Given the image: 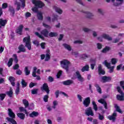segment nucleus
Returning a JSON list of instances; mask_svg holds the SVG:
<instances>
[{
    "label": "nucleus",
    "mask_w": 124,
    "mask_h": 124,
    "mask_svg": "<svg viewBox=\"0 0 124 124\" xmlns=\"http://www.w3.org/2000/svg\"><path fill=\"white\" fill-rule=\"evenodd\" d=\"M13 57L14 59L15 62L17 63L18 62V57H17V55L14 54Z\"/></svg>",
    "instance_id": "nucleus-47"
},
{
    "label": "nucleus",
    "mask_w": 124,
    "mask_h": 124,
    "mask_svg": "<svg viewBox=\"0 0 124 124\" xmlns=\"http://www.w3.org/2000/svg\"><path fill=\"white\" fill-rule=\"evenodd\" d=\"M20 84L17 83V86H16V94H18V93H19V92L20 91Z\"/></svg>",
    "instance_id": "nucleus-44"
},
{
    "label": "nucleus",
    "mask_w": 124,
    "mask_h": 124,
    "mask_svg": "<svg viewBox=\"0 0 124 124\" xmlns=\"http://www.w3.org/2000/svg\"><path fill=\"white\" fill-rule=\"evenodd\" d=\"M99 119L102 121V120H104V116L103 115L100 114V113H99Z\"/></svg>",
    "instance_id": "nucleus-60"
},
{
    "label": "nucleus",
    "mask_w": 124,
    "mask_h": 124,
    "mask_svg": "<svg viewBox=\"0 0 124 124\" xmlns=\"http://www.w3.org/2000/svg\"><path fill=\"white\" fill-rule=\"evenodd\" d=\"M17 117L21 119V120H24L25 119V114L22 113H18L17 114Z\"/></svg>",
    "instance_id": "nucleus-32"
},
{
    "label": "nucleus",
    "mask_w": 124,
    "mask_h": 124,
    "mask_svg": "<svg viewBox=\"0 0 124 124\" xmlns=\"http://www.w3.org/2000/svg\"><path fill=\"white\" fill-rule=\"evenodd\" d=\"M58 18H59V16L53 15L52 19H51V16H48L45 17V21L46 22H55V21H58Z\"/></svg>",
    "instance_id": "nucleus-6"
},
{
    "label": "nucleus",
    "mask_w": 124,
    "mask_h": 124,
    "mask_svg": "<svg viewBox=\"0 0 124 124\" xmlns=\"http://www.w3.org/2000/svg\"><path fill=\"white\" fill-rule=\"evenodd\" d=\"M48 36H50V37H54L55 36H58V33L50 32L48 34Z\"/></svg>",
    "instance_id": "nucleus-36"
},
{
    "label": "nucleus",
    "mask_w": 124,
    "mask_h": 124,
    "mask_svg": "<svg viewBox=\"0 0 124 124\" xmlns=\"http://www.w3.org/2000/svg\"><path fill=\"white\" fill-rule=\"evenodd\" d=\"M46 45V43H42L41 44V47L42 49H45V46Z\"/></svg>",
    "instance_id": "nucleus-61"
},
{
    "label": "nucleus",
    "mask_w": 124,
    "mask_h": 124,
    "mask_svg": "<svg viewBox=\"0 0 124 124\" xmlns=\"http://www.w3.org/2000/svg\"><path fill=\"white\" fill-rule=\"evenodd\" d=\"M12 62H13V58H10L8 62V66L10 67L12 65Z\"/></svg>",
    "instance_id": "nucleus-40"
},
{
    "label": "nucleus",
    "mask_w": 124,
    "mask_h": 124,
    "mask_svg": "<svg viewBox=\"0 0 124 124\" xmlns=\"http://www.w3.org/2000/svg\"><path fill=\"white\" fill-rule=\"evenodd\" d=\"M23 42L25 43V47H27L28 49H31V37L30 36L25 37L23 39Z\"/></svg>",
    "instance_id": "nucleus-5"
},
{
    "label": "nucleus",
    "mask_w": 124,
    "mask_h": 124,
    "mask_svg": "<svg viewBox=\"0 0 124 124\" xmlns=\"http://www.w3.org/2000/svg\"><path fill=\"white\" fill-rule=\"evenodd\" d=\"M62 71H59L57 74V78H60V76L62 75Z\"/></svg>",
    "instance_id": "nucleus-62"
},
{
    "label": "nucleus",
    "mask_w": 124,
    "mask_h": 124,
    "mask_svg": "<svg viewBox=\"0 0 124 124\" xmlns=\"http://www.w3.org/2000/svg\"><path fill=\"white\" fill-rule=\"evenodd\" d=\"M103 63L104 64V65H105V66L107 67V68H109V62L108 61H107V60L105 61Z\"/></svg>",
    "instance_id": "nucleus-46"
},
{
    "label": "nucleus",
    "mask_w": 124,
    "mask_h": 124,
    "mask_svg": "<svg viewBox=\"0 0 124 124\" xmlns=\"http://www.w3.org/2000/svg\"><path fill=\"white\" fill-rule=\"evenodd\" d=\"M98 102L99 103H101V104H103V105L105 106V108L106 109H107V104L106 103V102L105 100L103 99H100V100H98Z\"/></svg>",
    "instance_id": "nucleus-23"
},
{
    "label": "nucleus",
    "mask_w": 124,
    "mask_h": 124,
    "mask_svg": "<svg viewBox=\"0 0 124 124\" xmlns=\"http://www.w3.org/2000/svg\"><path fill=\"white\" fill-rule=\"evenodd\" d=\"M109 51V46H106L102 50V53H107Z\"/></svg>",
    "instance_id": "nucleus-43"
},
{
    "label": "nucleus",
    "mask_w": 124,
    "mask_h": 124,
    "mask_svg": "<svg viewBox=\"0 0 124 124\" xmlns=\"http://www.w3.org/2000/svg\"><path fill=\"white\" fill-rule=\"evenodd\" d=\"M9 10L11 12V15H14V13H15V12L14 11V9L12 7H10L9 8Z\"/></svg>",
    "instance_id": "nucleus-49"
},
{
    "label": "nucleus",
    "mask_w": 124,
    "mask_h": 124,
    "mask_svg": "<svg viewBox=\"0 0 124 124\" xmlns=\"http://www.w3.org/2000/svg\"><path fill=\"white\" fill-rule=\"evenodd\" d=\"M81 70L82 72H85V71H89V70H90V66L89 64H86L85 66L82 67Z\"/></svg>",
    "instance_id": "nucleus-21"
},
{
    "label": "nucleus",
    "mask_w": 124,
    "mask_h": 124,
    "mask_svg": "<svg viewBox=\"0 0 124 124\" xmlns=\"http://www.w3.org/2000/svg\"><path fill=\"white\" fill-rule=\"evenodd\" d=\"M30 67H25L24 69V71L26 76L30 75V74L31 73V71L29 70V68Z\"/></svg>",
    "instance_id": "nucleus-33"
},
{
    "label": "nucleus",
    "mask_w": 124,
    "mask_h": 124,
    "mask_svg": "<svg viewBox=\"0 0 124 124\" xmlns=\"http://www.w3.org/2000/svg\"><path fill=\"white\" fill-rule=\"evenodd\" d=\"M33 44H34V45H36V46H38L39 45V42L38 41H34L33 42Z\"/></svg>",
    "instance_id": "nucleus-63"
},
{
    "label": "nucleus",
    "mask_w": 124,
    "mask_h": 124,
    "mask_svg": "<svg viewBox=\"0 0 124 124\" xmlns=\"http://www.w3.org/2000/svg\"><path fill=\"white\" fill-rule=\"evenodd\" d=\"M102 38H105V39H108L109 38V36L106 34H103L102 35V37H98V40L100 42H102Z\"/></svg>",
    "instance_id": "nucleus-18"
},
{
    "label": "nucleus",
    "mask_w": 124,
    "mask_h": 124,
    "mask_svg": "<svg viewBox=\"0 0 124 124\" xmlns=\"http://www.w3.org/2000/svg\"><path fill=\"white\" fill-rule=\"evenodd\" d=\"M83 103L85 106V107H88L89 105H90V103H91V99L90 97L86 98L83 102Z\"/></svg>",
    "instance_id": "nucleus-12"
},
{
    "label": "nucleus",
    "mask_w": 124,
    "mask_h": 124,
    "mask_svg": "<svg viewBox=\"0 0 124 124\" xmlns=\"http://www.w3.org/2000/svg\"><path fill=\"white\" fill-rule=\"evenodd\" d=\"M21 85L23 87H27V82H26L24 79H22L21 81Z\"/></svg>",
    "instance_id": "nucleus-52"
},
{
    "label": "nucleus",
    "mask_w": 124,
    "mask_h": 124,
    "mask_svg": "<svg viewBox=\"0 0 124 124\" xmlns=\"http://www.w3.org/2000/svg\"><path fill=\"white\" fill-rule=\"evenodd\" d=\"M120 41V39H115L113 41H112V43H118Z\"/></svg>",
    "instance_id": "nucleus-64"
},
{
    "label": "nucleus",
    "mask_w": 124,
    "mask_h": 124,
    "mask_svg": "<svg viewBox=\"0 0 124 124\" xmlns=\"http://www.w3.org/2000/svg\"><path fill=\"white\" fill-rule=\"evenodd\" d=\"M37 16L39 20H43V13L41 12H38Z\"/></svg>",
    "instance_id": "nucleus-24"
},
{
    "label": "nucleus",
    "mask_w": 124,
    "mask_h": 124,
    "mask_svg": "<svg viewBox=\"0 0 124 124\" xmlns=\"http://www.w3.org/2000/svg\"><path fill=\"white\" fill-rule=\"evenodd\" d=\"M74 44H82V43H83V42H82V41L81 40H76L75 42H74Z\"/></svg>",
    "instance_id": "nucleus-58"
},
{
    "label": "nucleus",
    "mask_w": 124,
    "mask_h": 124,
    "mask_svg": "<svg viewBox=\"0 0 124 124\" xmlns=\"http://www.w3.org/2000/svg\"><path fill=\"white\" fill-rule=\"evenodd\" d=\"M88 58H90V55L86 54H82L80 56V59L81 60H86Z\"/></svg>",
    "instance_id": "nucleus-27"
},
{
    "label": "nucleus",
    "mask_w": 124,
    "mask_h": 124,
    "mask_svg": "<svg viewBox=\"0 0 124 124\" xmlns=\"http://www.w3.org/2000/svg\"><path fill=\"white\" fill-rule=\"evenodd\" d=\"M42 90L43 91H45V92H46V93H50V90H49V87H48V85L46 83L43 84L42 87Z\"/></svg>",
    "instance_id": "nucleus-15"
},
{
    "label": "nucleus",
    "mask_w": 124,
    "mask_h": 124,
    "mask_svg": "<svg viewBox=\"0 0 124 124\" xmlns=\"http://www.w3.org/2000/svg\"><path fill=\"white\" fill-rule=\"evenodd\" d=\"M23 103L24 105H25L26 108H27V107H28V106H29V101H28V100H27V99H24L23 100Z\"/></svg>",
    "instance_id": "nucleus-42"
},
{
    "label": "nucleus",
    "mask_w": 124,
    "mask_h": 124,
    "mask_svg": "<svg viewBox=\"0 0 124 124\" xmlns=\"http://www.w3.org/2000/svg\"><path fill=\"white\" fill-rule=\"evenodd\" d=\"M98 71L99 72V75H104L105 74V71L104 70L102 69V66L101 64H99L98 66Z\"/></svg>",
    "instance_id": "nucleus-14"
},
{
    "label": "nucleus",
    "mask_w": 124,
    "mask_h": 124,
    "mask_svg": "<svg viewBox=\"0 0 124 124\" xmlns=\"http://www.w3.org/2000/svg\"><path fill=\"white\" fill-rule=\"evenodd\" d=\"M116 1L119 2L120 3H115V6H119V5H121L124 3V0H116Z\"/></svg>",
    "instance_id": "nucleus-34"
},
{
    "label": "nucleus",
    "mask_w": 124,
    "mask_h": 124,
    "mask_svg": "<svg viewBox=\"0 0 124 124\" xmlns=\"http://www.w3.org/2000/svg\"><path fill=\"white\" fill-rule=\"evenodd\" d=\"M114 68H115V66H111L110 63H109V73L114 72Z\"/></svg>",
    "instance_id": "nucleus-35"
},
{
    "label": "nucleus",
    "mask_w": 124,
    "mask_h": 124,
    "mask_svg": "<svg viewBox=\"0 0 124 124\" xmlns=\"http://www.w3.org/2000/svg\"><path fill=\"white\" fill-rule=\"evenodd\" d=\"M19 0L21 3H21H20V2L18 1H16L15 3V4L17 5V8H16L17 10H19L21 6V7H23V8H24V7L26 6V0Z\"/></svg>",
    "instance_id": "nucleus-8"
},
{
    "label": "nucleus",
    "mask_w": 124,
    "mask_h": 124,
    "mask_svg": "<svg viewBox=\"0 0 124 124\" xmlns=\"http://www.w3.org/2000/svg\"><path fill=\"white\" fill-rule=\"evenodd\" d=\"M7 23V21L6 20H3L2 18L0 19V28L1 27H4L6 23Z\"/></svg>",
    "instance_id": "nucleus-19"
},
{
    "label": "nucleus",
    "mask_w": 124,
    "mask_h": 124,
    "mask_svg": "<svg viewBox=\"0 0 124 124\" xmlns=\"http://www.w3.org/2000/svg\"><path fill=\"white\" fill-rule=\"evenodd\" d=\"M18 49L19 51H18V53H20V52H26V49H25V46L24 45H20L18 46Z\"/></svg>",
    "instance_id": "nucleus-25"
},
{
    "label": "nucleus",
    "mask_w": 124,
    "mask_h": 124,
    "mask_svg": "<svg viewBox=\"0 0 124 124\" xmlns=\"http://www.w3.org/2000/svg\"><path fill=\"white\" fill-rule=\"evenodd\" d=\"M29 116L32 118H33V117H37V116H38V112L36 111H33L31 114H30Z\"/></svg>",
    "instance_id": "nucleus-31"
},
{
    "label": "nucleus",
    "mask_w": 124,
    "mask_h": 124,
    "mask_svg": "<svg viewBox=\"0 0 124 124\" xmlns=\"http://www.w3.org/2000/svg\"><path fill=\"white\" fill-rule=\"evenodd\" d=\"M85 114L88 116H93V112L91 108H89L85 110Z\"/></svg>",
    "instance_id": "nucleus-11"
},
{
    "label": "nucleus",
    "mask_w": 124,
    "mask_h": 124,
    "mask_svg": "<svg viewBox=\"0 0 124 124\" xmlns=\"http://www.w3.org/2000/svg\"><path fill=\"white\" fill-rule=\"evenodd\" d=\"M83 31H84L85 32H90V31H91V30L87 28H83Z\"/></svg>",
    "instance_id": "nucleus-59"
},
{
    "label": "nucleus",
    "mask_w": 124,
    "mask_h": 124,
    "mask_svg": "<svg viewBox=\"0 0 124 124\" xmlns=\"http://www.w3.org/2000/svg\"><path fill=\"white\" fill-rule=\"evenodd\" d=\"M60 63L62 67L65 69L66 72H68V70H69V65L70 64L69 61L64 60L61 61Z\"/></svg>",
    "instance_id": "nucleus-3"
},
{
    "label": "nucleus",
    "mask_w": 124,
    "mask_h": 124,
    "mask_svg": "<svg viewBox=\"0 0 124 124\" xmlns=\"http://www.w3.org/2000/svg\"><path fill=\"white\" fill-rule=\"evenodd\" d=\"M117 113H116V112H114L111 116H109V120L110 121H112L113 123H115V122H116V118H117Z\"/></svg>",
    "instance_id": "nucleus-9"
},
{
    "label": "nucleus",
    "mask_w": 124,
    "mask_h": 124,
    "mask_svg": "<svg viewBox=\"0 0 124 124\" xmlns=\"http://www.w3.org/2000/svg\"><path fill=\"white\" fill-rule=\"evenodd\" d=\"M7 3H4L2 5V8H3V9H5V8H7Z\"/></svg>",
    "instance_id": "nucleus-57"
},
{
    "label": "nucleus",
    "mask_w": 124,
    "mask_h": 124,
    "mask_svg": "<svg viewBox=\"0 0 124 124\" xmlns=\"http://www.w3.org/2000/svg\"><path fill=\"white\" fill-rule=\"evenodd\" d=\"M43 26L44 27V28H46V29H47L48 30H50L51 29V26L48 25V24H46L45 23V22L43 23Z\"/></svg>",
    "instance_id": "nucleus-45"
},
{
    "label": "nucleus",
    "mask_w": 124,
    "mask_h": 124,
    "mask_svg": "<svg viewBox=\"0 0 124 124\" xmlns=\"http://www.w3.org/2000/svg\"><path fill=\"white\" fill-rule=\"evenodd\" d=\"M92 104L93 105V108L94 110H95V111H97V109H98L97 105L95 103V102L93 101L92 102Z\"/></svg>",
    "instance_id": "nucleus-41"
},
{
    "label": "nucleus",
    "mask_w": 124,
    "mask_h": 124,
    "mask_svg": "<svg viewBox=\"0 0 124 124\" xmlns=\"http://www.w3.org/2000/svg\"><path fill=\"white\" fill-rule=\"evenodd\" d=\"M9 113L8 115L9 116L12 118H10L9 117L7 118V120L8 122H10V123H11V124H17V123L14 120V118H15V113L12 111V110L11 109L9 108L8 109Z\"/></svg>",
    "instance_id": "nucleus-2"
},
{
    "label": "nucleus",
    "mask_w": 124,
    "mask_h": 124,
    "mask_svg": "<svg viewBox=\"0 0 124 124\" xmlns=\"http://www.w3.org/2000/svg\"><path fill=\"white\" fill-rule=\"evenodd\" d=\"M77 97H78V100H79L80 102H82V99H83V97H82V96H81V95H80V94H78V95H77Z\"/></svg>",
    "instance_id": "nucleus-54"
},
{
    "label": "nucleus",
    "mask_w": 124,
    "mask_h": 124,
    "mask_svg": "<svg viewBox=\"0 0 124 124\" xmlns=\"http://www.w3.org/2000/svg\"><path fill=\"white\" fill-rule=\"evenodd\" d=\"M9 80L10 82H11L12 86H15V83L14 82V81H15V78H14L13 77H10L9 78Z\"/></svg>",
    "instance_id": "nucleus-28"
},
{
    "label": "nucleus",
    "mask_w": 124,
    "mask_h": 124,
    "mask_svg": "<svg viewBox=\"0 0 124 124\" xmlns=\"http://www.w3.org/2000/svg\"><path fill=\"white\" fill-rule=\"evenodd\" d=\"M53 106H52V108L55 109V108H56V107H57V105H58V101H54L53 102Z\"/></svg>",
    "instance_id": "nucleus-50"
},
{
    "label": "nucleus",
    "mask_w": 124,
    "mask_h": 124,
    "mask_svg": "<svg viewBox=\"0 0 124 124\" xmlns=\"http://www.w3.org/2000/svg\"><path fill=\"white\" fill-rule=\"evenodd\" d=\"M50 57H51V54H50V50L47 49L46 50V54L45 61L46 62H48V61L50 60Z\"/></svg>",
    "instance_id": "nucleus-17"
},
{
    "label": "nucleus",
    "mask_w": 124,
    "mask_h": 124,
    "mask_svg": "<svg viewBox=\"0 0 124 124\" xmlns=\"http://www.w3.org/2000/svg\"><path fill=\"white\" fill-rule=\"evenodd\" d=\"M23 25H20L16 31V32L18 34H22V30H23Z\"/></svg>",
    "instance_id": "nucleus-26"
},
{
    "label": "nucleus",
    "mask_w": 124,
    "mask_h": 124,
    "mask_svg": "<svg viewBox=\"0 0 124 124\" xmlns=\"http://www.w3.org/2000/svg\"><path fill=\"white\" fill-rule=\"evenodd\" d=\"M117 90L120 94H117L116 95V98L117 100H120V101H124V93L123 91H122V89H121V87L120 86L117 87Z\"/></svg>",
    "instance_id": "nucleus-4"
},
{
    "label": "nucleus",
    "mask_w": 124,
    "mask_h": 124,
    "mask_svg": "<svg viewBox=\"0 0 124 124\" xmlns=\"http://www.w3.org/2000/svg\"><path fill=\"white\" fill-rule=\"evenodd\" d=\"M73 83V81L71 80H67L62 82V84H63L65 86H69V85H71V84Z\"/></svg>",
    "instance_id": "nucleus-22"
},
{
    "label": "nucleus",
    "mask_w": 124,
    "mask_h": 124,
    "mask_svg": "<svg viewBox=\"0 0 124 124\" xmlns=\"http://www.w3.org/2000/svg\"><path fill=\"white\" fill-rule=\"evenodd\" d=\"M25 16L26 18H29V17L31 16V14L30 12H27L25 14Z\"/></svg>",
    "instance_id": "nucleus-51"
},
{
    "label": "nucleus",
    "mask_w": 124,
    "mask_h": 124,
    "mask_svg": "<svg viewBox=\"0 0 124 124\" xmlns=\"http://www.w3.org/2000/svg\"><path fill=\"white\" fill-rule=\"evenodd\" d=\"M86 16L87 18H92V17H93V14L90 12H87Z\"/></svg>",
    "instance_id": "nucleus-39"
},
{
    "label": "nucleus",
    "mask_w": 124,
    "mask_h": 124,
    "mask_svg": "<svg viewBox=\"0 0 124 124\" xmlns=\"http://www.w3.org/2000/svg\"><path fill=\"white\" fill-rule=\"evenodd\" d=\"M108 79L109 78L106 76H103L102 78H101V82H103V83L107 82V81H108Z\"/></svg>",
    "instance_id": "nucleus-30"
},
{
    "label": "nucleus",
    "mask_w": 124,
    "mask_h": 124,
    "mask_svg": "<svg viewBox=\"0 0 124 124\" xmlns=\"http://www.w3.org/2000/svg\"><path fill=\"white\" fill-rule=\"evenodd\" d=\"M114 108H115L116 111H117V112H118V113H120V114H123V111L122 109H121V108L119 106H118L117 104L114 105Z\"/></svg>",
    "instance_id": "nucleus-20"
},
{
    "label": "nucleus",
    "mask_w": 124,
    "mask_h": 124,
    "mask_svg": "<svg viewBox=\"0 0 124 124\" xmlns=\"http://www.w3.org/2000/svg\"><path fill=\"white\" fill-rule=\"evenodd\" d=\"M7 94H8V95H9V96H10V97L12 96V94H13V92H12V89L11 88H10V91L7 93Z\"/></svg>",
    "instance_id": "nucleus-48"
},
{
    "label": "nucleus",
    "mask_w": 124,
    "mask_h": 124,
    "mask_svg": "<svg viewBox=\"0 0 124 124\" xmlns=\"http://www.w3.org/2000/svg\"><path fill=\"white\" fill-rule=\"evenodd\" d=\"M118 59L116 58H112L111 60V62L112 64L115 65L118 62Z\"/></svg>",
    "instance_id": "nucleus-38"
},
{
    "label": "nucleus",
    "mask_w": 124,
    "mask_h": 124,
    "mask_svg": "<svg viewBox=\"0 0 124 124\" xmlns=\"http://www.w3.org/2000/svg\"><path fill=\"white\" fill-rule=\"evenodd\" d=\"M95 88H96L97 91L99 93H102V92H101V88H100V87H99V85L98 84H96L95 85Z\"/></svg>",
    "instance_id": "nucleus-37"
},
{
    "label": "nucleus",
    "mask_w": 124,
    "mask_h": 124,
    "mask_svg": "<svg viewBox=\"0 0 124 124\" xmlns=\"http://www.w3.org/2000/svg\"><path fill=\"white\" fill-rule=\"evenodd\" d=\"M36 73H37V74H40V70H37V68H36V67H34L32 74V76H33V77H35L36 76Z\"/></svg>",
    "instance_id": "nucleus-10"
},
{
    "label": "nucleus",
    "mask_w": 124,
    "mask_h": 124,
    "mask_svg": "<svg viewBox=\"0 0 124 124\" xmlns=\"http://www.w3.org/2000/svg\"><path fill=\"white\" fill-rule=\"evenodd\" d=\"M19 110L20 111V112H24V113L27 114V110L23 107L19 108Z\"/></svg>",
    "instance_id": "nucleus-53"
},
{
    "label": "nucleus",
    "mask_w": 124,
    "mask_h": 124,
    "mask_svg": "<svg viewBox=\"0 0 124 124\" xmlns=\"http://www.w3.org/2000/svg\"><path fill=\"white\" fill-rule=\"evenodd\" d=\"M53 9H54L56 12L58 13V14H62V10L60 7H58L57 6H54Z\"/></svg>",
    "instance_id": "nucleus-16"
},
{
    "label": "nucleus",
    "mask_w": 124,
    "mask_h": 124,
    "mask_svg": "<svg viewBox=\"0 0 124 124\" xmlns=\"http://www.w3.org/2000/svg\"><path fill=\"white\" fill-rule=\"evenodd\" d=\"M63 47L65 48L68 51H71V46L70 45L67 44H63Z\"/></svg>",
    "instance_id": "nucleus-29"
},
{
    "label": "nucleus",
    "mask_w": 124,
    "mask_h": 124,
    "mask_svg": "<svg viewBox=\"0 0 124 124\" xmlns=\"http://www.w3.org/2000/svg\"><path fill=\"white\" fill-rule=\"evenodd\" d=\"M77 78H78V81H80V82H83L84 81V79L83 77H82V76H81V74H80V72L79 71H77L76 73Z\"/></svg>",
    "instance_id": "nucleus-13"
},
{
    "label": "nucleus",
    "mask_w": 124,
    "mask_h": 124,
    "mask_svg": "<svg viewBox=\"0 0 124 124\" xmlns=\"http://www.w3.org/2000/svg\"><path fill=\"white\" fill-rule=\"evenodd\" d=\"M31 2L33 4H34L35 6H36V7L41 8L44 6V3L39 0H32Z\"/></svg>",
    "instance_id": "nucleus-7"
},
{
    "label": "nucleus",
    "mask_w": 124,
    "mask_h": 124,
    "mask_svg": "<svg viewBox=\"0 0 124 124\" xmlns=\"http://www.w3.org/2000/svg\"><path fill=\"white\" fill-rule=\"evenodd\" d=\"M5 97V94L4 93L0 94V98L1 100H3Z\"/></svg>",
    "instance_id": "nucleus-55"
},
{
    "label": "nucleus",
    "mask_w": 124,
    "mask_h": 124,
    "mask_svg": "<svg viewBox=\"0 0 124 124\" xmlns=\"http://www.w3.org/2000/svg\"><path fill=\"white\" fill-rule=\"evenodd\" d=\"M40 33L41 34L38 32H35V34L38 36V37H39V38L43 40L44 39V36L45 37H49V31H48L47 29H45L42 30Z\"/></svg>",
    "instance_id": "nucleus-1"
},
{
    "label": "nucleus",
    "mask_w": 124,
    "mask_h": 124,
    "mask_svg": "<svg viewBox=\"0 0 124 124\" xmlns=\"http://www.w3.org/2000/svg\"><path fill=\"white\" fill-rule=\"evenodd\" d=\"M48 98H49V96L48 95H46L44 97V100L45 102H47L48 101Z\"/></svg>",
    "instance_id": "nucleus-56"
}]
</instances>
